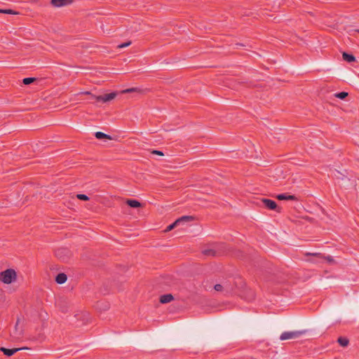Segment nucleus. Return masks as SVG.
Masks as SVG:
<instances>
[{"mask_svg":"<svg viewBox=\"0 0 359 359\" xmlns=\"http://www.w3.org/2000/svg\"><path fill=\"white\" fill-rule=\"evenodd\" d=\"M17 278V274L14 269H8L0 273V281L4 284H11Z\"/></svg>","mask_w":359,"mask_h":359,"instance_id":"f257e3e1","label":"nucleus"},{"mask_svg":"<svg viewBox=\"0 0 359 359\" xmlns=\"http://www.w3.org/2000/svg\"><path fill=\"white\" fill-rule=\"evenodd\" d=\"M306 332L305 330L302 331H288L283 332L280 336V339L287 340L291 339H296Z\"/></svg>","mask_w":359,"mask_h":359,"instance_id":"f03ea898","label":"nucleus"},{"mask_svg":"<svg viewBox=\"0 0 359 359\" xmlns=\"http://www.w3.org/2000/svg\"><path fill=\"white\" fill-rule=\"evenodd\" d=\"M192 220H193V217H191V216H182L180 218H178L177 219H176L175 222H173L172 224L168 225L165 229V231H170L172 229H173L175 227L179 226L180 224H182V223H184L187 222H190Z\"/></svg>","mask_w":359,"mask_h":359,"instance_id":"7ed1b4c3","label":"nucleus"},{"mask_svg":"<svg viewBox=\"0 0 359 359\" xmlns=\"http://www.w3.org/2000/svg\"><path fill=\"white\" fill-rule=\"evenodd\" d=\"M116 96V93L113 92L108 94H105L103 95H92V97L95 99L97 102H107L109 101L112 100Z\"/></svg>","mask_w":359,"mask_h":359,"instance_id":"20e7f679","label":"nucleus"},{"mask_svg":"<svg viewBox=\"0 0 359 359\" xmlns=\"http://www.w3.org/2000/svg\"><path fill=\"white\" fill-rule=\"evenodd\" d=\"M262 203L265 207L270 210H275L276 208V203L274 201L268 198H263Z\"/></svg>","mask_w":359,"mask_h":359,"instance_id":"39448f33","label":"nucleus"},{"mask_svg":"<svg viewBox=\"0 0 359 359\" xmlns=\"http://www.w3.org/2000/svg\"><path fill=\"white\" fill-rule=\"evenodd\" d=\"M25 349V348H6L1 347L0 348V351H2L7 356H11L16 352H18L20 350Z\"/></svg>","mask_w":359,"mask_h":359,"instance_id":"423d86ee","label":"nucleus"},{"mask_svg":"<svg viewBox=\"0 0 359 359\" xmlns=\"http://www.w3.org/2000/svg\"><path fill=\"white\" fill-rule=\"evenodd\" d=\"M52 4L57 7H61L71 4L73 0H51Z\"/></svg>","mask_w":359,"mask_h":359,"instance_id":"0eeeda50","label":"nucleus"},{"mask_svg":"<svg viewBox=\"0 0 359 359\" xmlns=\"http://www.w3.org/2000/svg\"><path fill=\"white\" fill-rule=\"evenodd\" d=\"M174 299L173 296L171 294H163L160 297V302L161 304H167L172 302Z\"/></svg>","mask_w":359,"mask_h":359,"instance_id":"6e6552de","label":"nucleus"},{"mask_svg":"<svg viewBox=\"0 0 359 359\" xmlns=\"http://www.w3.org/2000/svg\"><path fill=\"white\" fill-rule=\"evenodd\" d=\"M277 198L278 200H288V201H295L297 200V197L294 195H290L288 194H281L277 196Z\"/></svg>","mask_w":359,"mask_h":359,"instance_id":"1a4fd4ad","label":"nucleus"},{"mask_svg":"<svg viewBox=\"0 0 359 359\" xmlns=\"http://www.w3.org/2000/svg\"><path fill=\"white\" fill-rule=\"evenodd\" d=\"M67 275L64 273H60L57 275L55 278V281L58 284H63L67 281Z\"/></svg>","mask_w":359,"mask_h":359,"instance_id":"9d476101","label":"nucleus"},{"mask_svg":"<svg viewBox=\"0 0 359 359\" xmlns=\"http://www.w3.org/2000/svg\"><path fill=\"white\" fill-rule=\"evenodd\" d=\"M65 252H67V250L66 249H64V248L57 249L55 251V255L58 258L61 259L62 261H66L67 257H62V254H64Z\"/></svg>","mask_w":359,"mask_h":359,"instance_id":"9b49d317","label":"nucleus"},{"mask_svg":"<svg viewBox=\"0 0 359 359\" xmlns=\"http://www.w3.org/2000/svg\"><path fill=\"white\" fill-rule=\"evenodd\" d=\"M126 203L131 208H139L141 206V203L136 200L128 199Z\"/></svg>","mask_w":359,"mask_h":359,"instance_id":"f8f14e48","label":"nucleus"},{"mask_svg":"<svg viewBox=\"0 0 359 359\" xmlns=\"http://www.w3.org/2000/svg\"><path fill=\"white\" fill-rule=\"evenodd\" d=\"M337 342L340 346L346 347L348 345L349 340L346 337H340L338 338Z\"/></svg>","mask_w":359,"mask_h":359,"instance_id":"ddd939ff","label":"nucleus"},{"mask_svg":"<svg viewBox=\"0 0 359 359\" xmlns=\"http://www.w3.org/2000/svg\"><path fill=\"white\" fill-rule=\"evenodd\" d=\"M343 58H344V60H345L346 61H347L348 62H353L355 60V57L353 55H351V54H348L346 53H343Z\"/></svg>","mask_w":359,"mask_h":359,"instance_id":"4468645a","label":"nucleus"},{"mask_svg":"<svg viewBox=\"0 0 359 359\" xmlns=\"http://www.w3.org/2000/svg\"><path fill=\"white\" fill-rule=\"evenodd\" d=\"M95 136L96 137V138L99 139V140H101V139H103V138H107V139H111V137L102 132H97L95 133Z\"/></svg>","mask_w":359,"mask_h":359,"instance_id":"2eb2a0df","label":"nucleus"},{"mask_svg":"<svg viewBox=\"0 0 359 359\" xmlns=\"http://www.w3.org/2000/svg\"><path fill=\"white\" fill-rule=\"evenodd\" d=\"M140 91H141V90L138 88H127V89L122 90L121 93H130L140 92Z\"/></svg>","mask_w":359,"mask_h":359,"instance_id":"dca6fc26","label":"nucleus"},{"mask_svg":"<svg viewBox=\"0 0 359 359\" xmlns=\"http://www.w3.org/2000/svg\"><path fill=\"white\" fill-rule=\"evenodd\" d=\"M203 254L209 256H215L217 255L216 251L213 249L205 250L203 251Z\"/></svg>","mask_w":359,"mask_h":359,"instance_id":"f3484780","label":"nucleus"},{"mask_svg":"<svg viewBox=\"0 0 359 359\" xmlns=\"http://www.w3.org/2000/svg\"><path fill=\"white\" fill-rule=\"evenodd\" d=\"M334 96L337 98H339L341 100H343L344 99L345 97H346L348 96V93L346 92H340V93H337L334 95Z\"/></svg>","mask_w":359,"mask_h":359,"instance_id":"a211bd4d","label":"nucleus"},{"mask_svg":"<svg viewBox=\"0 0 359 359\" xmlns=\"http://www.w3.org/2000/svg\"><path fill=\"white\" fill-rule=\"evenodd\" d=\"M306 256H311L313 257H316L317 259H322L323 258V256L322 255L321 253H318V252H316V253H306Z\"/></svg>","mask_w":359,"mask_h":359,"instance_id":"6ab92c4d","label":"nucleus"},{"mask_svg":"<svg viewBox=\"0 0 359 359\" xmlns=\"http://www.w3.org/2000/svg\"><path fill=\"white\" fill-rule=\"evenodd\" d=\"M35 80L34 78H32V77H27V78H25L22 81L23 83L25 84V85H29L32 83L34 82V81Z\"/></svg>","mask_w":359,"mask_h":359,"instance_id":"aec40b11","label":"nucleus"},{"mask_svg":"<svg viewBox=\"0 0 359 359\" xmlns=\"http://www.w3.org/2000/svg\"><path fill=\"white\" fill-rule=\"evenodd\" d=\"M76 197H77V198L82 200V201H88L89 200V197L86 194H77Z\"/></svg>","mask_w":359,"mask_h":359,"instance_id":"412c9836","label":"nucleus"},{"mask_svg":"<svg viewBox=\"0 0 359 359\" xmlns=\"http://www.w3.org/2000/svg\"><path fill=\"white\" fill-rule=\"evenodd\" d=\"M0 13L11 14V13H13V11L11 9H1L0 8Z\"/></svg>","mask_w":359,"mask_h":359,"instance_id":"4be33fe9","label":"nucleus"},{"mask_svg":"<svg viewBox=\"0 0 359 359\" xmlns=\"http://www.w3.org/2000/svg\"><path fill=\"white\" fill-rule=\"evenodd\" d=\"M215 290L218 292L222 291L223 286L220 284H216L214 287Z\"/></svg>","mask_w":359,"mask_h":359,"instance_id":"5701e85b","label":"nucleus"},{"mask_svg":"<svg viewBox=\"0 0 359 359\" xmlns=\"http://www.w3.org/2000/svg\"><path fill=\"white\" fill-rule=\"evenodd\" d=\"M130 44V41L126 42V43H123L118 45V47L120 48H126V47L128 46Z\"/></svg>","mask_w":359,"mask_h":359,"instance_id":"b1692460","label":"nucleus"},{"mask_svg":"<svg viewBox=\"0 0 359 359\" xmlns=\"http://www.w3.org/2000/svg\"><path fill=\"white\" fill-rule=\"evenodd\" d=\"M151 153L154 154L159 155V156H163L164 155L163 153L161 151H158V150H154V151H152Z\"/></svg>","mask_w":359,"mask_h":359,"instance_id":"393cba45","label":"nucleus"},{"mask_svg":"<svg viewBox=\"0 0 359 359\" xmlns=\"http://www.w3.org/2000/svg\"><path fill=\"white\" fill-rule=\"evenodd\" d=\"M326 259H327L328 262H332V261L333 260L332 257H330V256L327 257H326Z\"/></svg>","mask_w":359,"mask_h":359,"instance_id":"a878e982","label":"nucleus"},{"mask_svg":"<svg viewBox=\"0 0 359 359\" xmlns=\"http://www.w3.org/2000/svg\"><path fill=\"white\" fill-rule=\"evenodd\" d=\"M308 260L310 261V262H318L317 260H315L314 259H309Z\"/></svg>","mask_w":359,"mask_h":359,"instance_id":"bb28decb","label":"nucleus"},{"mask_svg":"<svg viewBox=\"0 0 359 359\" xmlns=\"http://www.w3.org/2000/svg\"><path fill=\"white\" fill-rule=\"evenodd\" d=\"M83 93V94H87V95L90 94V92H88V91L84 92V93Z\"/></svg>","mask_w":359,"mask_h":359,"instance_id":"cd10ccee","label":"nucleus"},{"mask_svg":"<svg viewBox=\"0 0 359 359\" xmlns=\"http://www.w3.org/2000/svg\"><path fill=\"white\" fill-rule=\"evenodd\" d=\"M356 32H359V29H357Z\"/></svg>","mask_w":359,"mask_h":359,"instance_id":"c85d7f7f","label":"nucleus"}]
</instances>
